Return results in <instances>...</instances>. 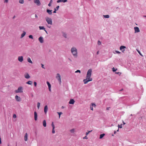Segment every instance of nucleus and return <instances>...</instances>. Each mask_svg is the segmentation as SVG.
I'll list each match as a JSON object with an SVG mask.
<instances>
[{
    "label": "nucleus",
    "instance_id": "nucleus-64",
    "mask_svg": "<svg viewBox=\"0 0 146 146\" xmlns=\"http://www.w3.org/2000/svg\"><path fill=\"white\" fill-rule=\"evenodd\" d=\"M143 16L144 17H146V15H144Z\"/></svg>",
    "mask_w": 146,
    "mask_h": 146
},
{
    "label": "nucleus",
    "instance_id": "nucleus-2",
    "mask_svg": "<svg viewBox=\"0 0 146 146\" xmlns=\"http://www.w3.org/2000/svg\"><path fill=\"white\" fill-rule=\"evenodd\" d=\"M45 20L48 24L52 25V19L51 18L46 17L45 18Z\"/></svg>",
    "mask_w": 146,
    "mask_h": 146
},
{
    "label": "nucleus",
    "instance_id": "nucleus-12",
    "mask_svg": "<svg viewBox=\"0 0 146 146\" xmlns=\"http://www.w3.org/2000/svg\"><path fill=\"white\" fill-rule=\"evenodd\" d=\"M34 118L35 121H36L37 119V114L36 112L35 111L34 113Z\"/></svg>",
    "mask_w": 146,
    "mask_h": 146
},
{
    "label": "nucleus",
    "instance_id": "nucleus-45",
    "mask_svg": "<svg viewBox=\"0 0 146 146\" xmlns=\"http://www.w3.org/2000/svg\"><path fill=\"white\" fill-rule=\"evenodd\" d=\"M71 52L72 54L73 53V47L71 49Z\"/></svg>",
    "mask_w": 146,
    "mask_h": 146
},
{
    "label": "nucleus",
    "instance_id": "nucleus-17",
    "mask_svg": "<svg viewBox=\"0 0 146 146\" xmlns=\"http://www.w3.org/2000/svg\"><path fill=\"white\" fill-rule=\"evenodd\" d=\"M52 10H50L48 9H47L46 12L50 15H51L52 14Z\"/></svg>",
    "mask_w": 146,
    "mask_h": 146
},
{
    "label": "nucleus",
    "instance_id": "nucleus-48",
    "mask_svg": "<svg viewBox=\"0 0 146 146\" xmlns=\"http://www.w3.org/2000/svg\"><path fill=\"white\" fill-rule=\"evenodd\" d=\"M35 17L36 18H38V16L36 14L35 15Z\"/></svg>",
    "mask_w": 146,
    "mask_h": 146
},
{
    "label": "nucleus",
    "instance_id": "nucleus-10",
    "mask_svg": "<svg viewBox=\"0 0 146 146\" xmlns=\"http://www.w3.org/2000/svg\"><path fill=\"white\" fill-rule=\"evenodd\" d=\"M15 99L17 102H20L21 101V98L17 95L15 96Z\"/></svg>",
    "mask_w": 146,
    "mask_h": 146
},
{
    "label": "nucleus",
    "instance_id": "nucleus-37",
    "mask_svg": "<svg viewBox=\"0 0 146 146\" xmlns=\"http://www.w3.org/2000/svg\"><path fill=\"white\" fill-rule=\"evenodd\" d=\"M98 44L99 45H100L101 44V42L99 40H98Z\"/></svg>",
    "mask_w": 146,
    "mask_h": 146
},
{
    "label": "nucleus",
    "instance_id": "nucleus-19",
    "mask_svg": "<svg viewBox=\"0 0 146 146\" xmlns=\"http://www.w3.org/2000/svg\"><path fill=\"white\" fill-rule=\"evenodd\" d=\"M43 125L44 127H46V121L45 120H44L42 122Z\"/></svg>",
    "mask_w": 146,
    "mask_h": 146
},
{
    "label": "nucleus",
    "instance_id": "nucleus-39",
    "mask_svg": "<svg viewBox=\"0 0 146 146\" xmlns=\"http://www.w3.org/2000/svg\"><path fill=\"white\" fill-rule=\"evenodd\" d=\"M112 69V71L113 72H115L117 70V69H115L114 68H113Z\"/></svg>",
    "mask_w": 146,
    "mask_h": 146
},
{
    "label": "nucleus",
    "instance_id": "nucleus-56",
    "mask_svg": "<svg viewBox=\"0 0 146 146\" xmlns=\"http://www.w3.org/2000/svg\"><path fill=\"white\" fill-rule=\"evenodd\" d=\"M52 2V0H51L50 1V3H51Z\"/></svg>",
    "mask_w": 146,
    "mask_h": 146
},
{
    "label": "nucleus",
    "instance_id": "nucleus-32",
    "mask_svg": "<svg viewBox=\"0 0 146 146\" xmlns=\"http://www.w3.org/2000/svg\"><path fill=\"white\" fill-rule=\"evenodd\" d=\"M68 108L69 110H70L72 108V106L71 105H69L68 106Z\"/></svg>",
    "mask_w": 146,
    "mask_h": 146
},
{
    "label": "nucleus",
    "instance_id": "nucleus-5",
    "mask_svg": "<svg viewBox=\"0 0 146 146\" xmlns=\"http://www.w3.org/2000/svg\"><path fill=\"white\" fill-rule=\"evenodd\" d=\"M77 56V50L74 47V57L76 58Z\"/></svg>",
    "mask_w": 146,
    "mask_h": 146
},
{
    "label": "nucleus",
    "instance_id": "nucleus-22",
    "mask_svg": "<svg viewBox=\"0 0 146 146\" xmlns=\"http://www.w3.org/2000/svg\"><path fill=\"white\" fill-rule=\"evenodd\" d=\"M39 28L40 30H45V28L43 26H39Z\"/></svg>",
    "mask_w": 146,
    "mask_h": 146
},
{
    "label": "nucleus",
    "instance_id": "nucleus-35",
    "mask_svg": "<svg viewBox=\"0 0 146 146\" xmlns=\"http://www.w3.org/2000/svg\"><path fill=\"white\" fill-rule=\"evenodd\" d=\"M92 131V130H91V131H88V132H86V135H88L89 133L91 132Z\"/></svg>",
    "mask_w": 146,
    "mask_h": 146
},
{
    "label": "nucleus",
    "instance_id": "nucleus-11",
    "mask_svg": "<svg viewBox=\"0 0 146 146\" xmlns=\"http://www.w3.org/2000/svg\"><path fill=\"white\" fill-rule=\"evenodd\" d=\"M18 60L20 62H22L23 61V56H19L18 58Z\"/></svg>",
    "mask_w": 146,
    "mask_h": 146
},
{
    "label": "nucleus",
    "instance_id": "nucleus-16",
    "mask_svg": "<svg viewBox=\"0 0 146 146\" xmlns=\"http://www.w3.org/2000/svg\"><path fill=\"white\" fill-rule=\"evenodd\" d=\"M67 0H58L57 1V3H59L60 2H63V3H65L67 1Z\"/></svg>",
    "mask_w": 146,
    "mask_h": 146
},
{
    "label": "nucleus",
    "instance_id": "nucleus-59",
    "mask_svg": "<svg viewBox=\"0 0 146 146\" xmlns=\"http://www.w3.org/2000/svg\"><path fill=\"white\" fill-rule=\"evenodd\" d=\"M1 140H0V144H1Z\"/></svg>",
    "mask_w": 146,
    "mask_h": 146
},
{
    "label": "nucleus",
    "instance_id": "nucleus-57",
    "mask_svg": "<svg viewBox=\"0 0 146 146\" xmlns=\"http://www.w3.org/2000/svg\"><path fill=\"white\" fill-rule=\"evenodd\" d=\"M99 54V51H98L97 52V54Z\"/></svg>",
    "mask_w": 146,
    "mask_h": 146
},
{
    "label": "nucleus",
    "instance_id": "nucleus-31",
    "mask_svg": "<svg viewBox=\"0 0 146 146\" xmlns=\"http://www.w3.org/2000/svg\"><path fill=\"white\" fill-rule=\"evenodd\" d=\"M51 125L52 127V129H54L55 128V126L54 124V123L53 122H52Z\"/></svg>",
    "mask_w": 146,
    "mask_h": 146
},
{
    "label": "nucleus",
    "instance_id": "nucleus-20",
    "mask_svg": "<svg viewBox=\"0 0 146 146\" xmlns=\"http://www.w3.org/2000/svg\"><path fill=\"white\" fill-rule=\"evenodd\" d=\"M27 60L28 62H29L31 64L33 63V62L31 61V58H30L29 57L27 58Z\"/></svg>",
    "mask_w": 146,
    "mask_h": 146
},
{
    "label": "nucleus",
    "instance_id": "nucleus-7",
    "mask_svg": "<svg viewBox=\"0 0 146 146\" xmlns=\"http://www.w3.org/2000/svg\"><path fill=\"white\" fill-rule=\"evenodd\" d=\"M126 48V47L124 46H121L120 47V50H121L122 52H124L125 51L124 49Z\"/></svg>",
    "mask_w": 146,
    "mask_h": 146
},
{
    "label": "nucleus",
    "instance_id": "nucleus-40",
    "mask_svg": "<svg viewBox=\"0 0 146 146\" xmlns=\"http://www.w3.org/2000/svg\"><path fill=\"white\" fill-rule=\"evenodd\" d=\"M34 86L35 87H36V85H37V83H36V82H34Z\"/></svg>",
    "mask_w": 146,
    "mask_h": 146
},
{
    "label": "nucleus",
    "instance_id": "nucleus-43",
    "mask_svg": "<svg viewBox=\"0 0 146 146\" xmlns=\"http://www.w3.org/2000/svg\"><path fill=\"white\" fill-rule=\"evenodd\" d=\"M79 72L80 73V70H77V71H76L75 72V73H77V72Z\"/></svg>",
    "mask_w": 146,
    "mask_h": 146
},
{
    "label": "nucleus",
    "instance_id": "nucleus-63",
    "mask_svg": "<svg viewBox=\"0 0 146 146\" xmlns=\"http://www.w3.org/2000/svg\"><path fill=\"white\" fill-rule=\"evenodd\" d=\"M139 52L140 55H142V54L140 53V52Z\"/></svg>",
    "mask_w": 146,
    "mask_h": 146
},
{
    "label": "nucleus",
    "instance_id": "nucleus-54",
    "mask_svg": "<svg viewBox=\"0 0 146 146\" xmlns=\"http://www.w3.org/2000/svg\"><path fill=\"white\" fill-rule=\"evenodd\" d=\"M116 73L118 74H119V75H120L121 74V73L119 72H116Z\"/></svg>",
    "mask_w": 146,
    "mask_h": 146
},
{
    "label": "nucleus",
    "instance_id": "nucleus-24",
    "mask_svg": "<svg viewBox=\"0 0 146 146\" xmlns=\"http://www.w3.org/2000/svg\"><path fill=\"white\" fill-rule=\"evenodd\" d=\"M26 84L29 85H31L32 83V82L31 81H29L26 82Z\"/></svg>",
    "mask_w": 146,
    "mask_h": 146
},
{
    "label": "nucleus",
    "instance_id": "nucleus-27",
    "mask_svg": "<svg viewBox=\"0 0 146 146\" xmlns=\"http://www.w3.org/2000/svg\"><path fill=\"white\" fill-rule=\"evenodd\" d=\"M19 2L20 3L23 4L24 3V1L23 0H19Z\"/></svg>",
    "mask_w": 146,
    "mask_h": 146
},
{
    "label": "nucleus",
    "instance_id": "nucleus-49",
    "mask_svg": "<svg viewBox=\"0 0 146 146\" xmlns=\"http://www.w3.org/2000/svg\"><path fill=\"white\" fill-rule=\"evenodd\" d=\"M88 138V137H87V136H85V137H83V139H87Z\"/></svg>",
    "mask_w": 146,
    "mask_h": 146
},
{
    "label": "nucleus",
    "instance_id": "nucleus-21",
    "mask_svg": "<svg viewBox=\"0 0 146 146\" xmlns=\"http://www.w3.org/2000/svg\"><path fill=\"white\" fill-rule=\"evenodd\" d=\"M26 32L25 31H23V33L21 34V38H22L26 34Z\"/></svg>",
    "mask_w": 146,
    "mask_h": 146
},
{
    "label": "nucleus",
    "instance_id": "nucleus-36",
    "mask_svg": "<svg viewBox=\"0 0 146 146\" xmlns=\"http://www.w3.org/2000/svg\"><path fill=\"white\" fill-rule=\"evenodd\" d=\"M29 37L30 38L33 39V37L32 35H29Z\"/></svg>",
    "mask_w": 146,
    "mask_h": 146
},
{
    "label": "nucleus",
    "instance_id": "nucleus-62",
    "mask_svg": "<svg viewBox=\"0 0 146 146\" xmlns=\"http://www.w3.org/2000/svg\"><path fill=\"white\" fill-rule=\"evenodd\" d=\"M116 131H114V134H115V133H116Z\"/></svg>",
    "mask_w": 146,
    "mask_h": 146
},
{
    "label": "nucleus",
    "instance_id": "nucleus-52",
    "mask_svg": "<svg viewBox=\"0 0 146 146\" xmlns=\"http://www.w3.org/2000/svg\"><path fill=\"white\" fill-rule=\"evenodd\" d=\"M48 6L49 7H50L51 6V3H49L48 4Z\"/></svg>",
    "mask_w": 146,
    "mask_h": 146
},
{
    "label": "nucleus",
    "instance_id": "nucleus-55",
    "mask_svg": "<svg viewBox=\"0 0 146 146\" xmlns=\"http://www.w3.org/2000/svg\"><path fill=\"white\" fill-rule=\"evenodd\" d=\"M5 2L7 3L8 2V0H5Z\"/></svg>",
    "mask_w": 146,
    "mask_h": 146
},
{
    "label": "nucleus",
    "instance_id": "nucleus-46",
    "mask_svg": "<svg viewBox=\"0 0 146 146\" xmlns=\"http://www.w3.org/2000/svg\"><path fill=\"white\" fill-rule=\"evenodd\" d=\"M56 8H54V11H53V13H56Z\"/></svg>",
    "mask_w": 146,
    "mask_h": 146
},
{
    "label": "nucleus",
    "instance_id": "nucleus-3",
    "mask_svg": "<svg viewBox=\"0 0 146 146\" xmlns=\"http://www.w3.org/2000/svg\"><path fill=\"white\" fill-rule=\"evenodd\" d=\"M23 87L22 86H20L18 88L17 90H15V92L17 93H22L23 92Z\"/></svg>",
    "mask_w": 146,
    "mask_h": 146
},
{
    "label": "nucleus",
    "instance_id": "nucleus-53",
    "mask_svg": "<svg viewBox=\"0 0 146 146\" xmlns=\"http://www.w3.org/2000/svg\"><path fill=\"white\" fill-rule=\"evenodd\" d=\"M90 109L92 110H93V107H91V106L90 107Z\"/></svg>",
    "mask_w": 146,
    "mask_h": 146
},
{
    "label": "nucleus",
    "instance_id": "nucleus-33",
    "mask_svg": "<svg viewBox=\"0 0 146 146\" xmlns=\"http://www.w3.org/2000/svg\"><path fill=\"white\" fill-rule=\"evenodd\" d=\"M122 124H121L120 125H118V128H122Z\"/></svg>",
    "mask_w": 146,
    "mask_h": 146
},
{
    "label": "nucleus",
    "instance_id": "nucleus-61",
    "mask_svg": "<svg viewBox=\"0 0 146 146\" xmlns=\"http://www.w3.org/2000/svg\"><path fill=\"white\" fill-rule=\"evenodd\" d=\"M64 108V106H62V108Z\"/></svg>",
    "mask_w": 146,
    "mask_h": 146
},
{
    "label": "nucleus",
    "instance_id": "nucleus-18",
    "mask_svg": "<svg viewBox=\"0 0 146 146\" xmlns=\"http://www.w3.org/2000/svg\"><path fill=\"white\" fill-rule=\"evenodd\" d=\"M27 133H26L24 137V140L25 141H27Z\"/></svg>",
    "mask_w": 146,
    "mask_h": 146
},
{
    "label": "nucleus",
    "instance_id": "nucleus-28",
    "mask_svg": "<svg viewBox=\"0 0 146 146\" xmlns=\"http://www.w3.org/2000/svg\"><path fill=\"white\" fill-rule=\"evenodd\" d=\"M63 35L65 38H66L67 37L66 34L65 33H63Z\"/></svg>",
    "mask_w": 146,
    "mask_h": 146
},
{
    "label": "nucleus",
    "instance_id": "nucleus-13",
    "mask_svg": "<svg viewBox=\"0 0 146 146\" xmlns=\"http://www.w3.org/2000/svg\"><path fill=\"white\" fill-rule=\"evenodd\" d=\"M46 83H47V85L48 86L49 91L50 92L51 91V85H50V83L48 82V81H47Z\"/></svg>",
    "mask_w": 146,
    "mask_h": 146
},
{
    "label": "nucleus",
    "instance_id": "nucleus-47",
    "mask_svg": "<svg viewBox=\"0 0 146 146\" xmlns=\"http://www.w3.org/2000/svg\"><path fill=\"white\" fill-rule=\"evenodd\" d=\"M13 117L14 118H16V115L15 114L13 115Z\"/></svg>",
    "mask_w": 146,
    "mask_h": 146
},
{
    "label": "nucleus",
    "instance_id": "nucleus-60",
    "mask_svg": "<svg viewBox=\"0 0 146 146\" xmlns=\"http://www.w3.org/2000/svg\"><path fill=\"white\" fill-rule=\"evenodd\" d=\"M45 32L47 33V31H46V30L45 29V30H44Z\"/></svg>",
    "mask_w": 146,
    "mask_h": 146
},
{
    "label": "nucleus",
    "instance_id": "nucleus-34",
    "mask_svg": "<svg viewBox=\"0 0 146 146\" xmlns=\"http://www.w3.org/2000/svg\"><path fill=\"white\" fill-rule=\"evenodd\" d=\"M57 113H58L59 115V118H60V115L62 114V112H57Z\"/></svg>",
    "mask_w": 146,
    "mask_h": 146
},
{
    "label": "nucleus",
    "instance_id": "nucleus-51",
    "mask_svg": "<svg viewBox=\"0 0 146 146\" xmlns=\"http://www.w3.org/2000/svg\"><path fill=\"white\" fill-rule=\"evenodd\" d=\"M70 131L71 133H73V129H71Z\"/></svg>",
    "mask_w": 146,
    "mask_h": 146
},
{
    "label": "nucleus",
    "instance_id": "nucleus-50",
    "mask_svg": "<svg viewBox=\"0 0 146 146\" xmlns=\"http://www.w3.org/2000/svg\"><path fill=\"white\" fill-rule=\"evenodd\" d=\"M41 65H42V66H41L43 68L45 69V68H44V65L43 64H41Z\"/></svg>",
    "mask_w": 146,
    "mask_h": 146
},
{
    "label": "nucleus",
    "instance_id": "nucleus-8",
    "mask_svg": "<svg viewBox=\"0 0 146 146\" xmlns=\"http://www.w3.org/2000/svg\"><path fill=\"white\" fill-rule=\"evenodd\" d=\"M135 30V33H138L140 32L139 28L137 27H135L134 28Z\"/></svg>",
    "mask_w": 146,
    "mask_h": 146
},
{
    "label": "nucleus",
    "instance_id": "nucleus-25",
    "mask_svg": "<svg viewBox=\"0 0 146 146\" xmlns=\"http://www.w3.org/2000/svg\"><path fill=\"white\" fill-rule=\"evenodd\" d=\"M69 103L70 104H73V99H71L70 101L69 102Z\"/></svg>",
    "mask_w": 146,
    "mask_h": 146
},
{
    "label": "nucleus",
    "instance_id": "nucleus-14",
    "mask_svg": "<svg viewBox=\"0 0 146 146\" xmlns=\"http://www.w3.org/2000/svg\"><path fill=\"white\" fill-rule=\"evenodd\" d=\"M48 109V106L47 105H46L44 107V112L45 114H46L47 113Z\"/></svg>",
    "mask_w": 146,
    "mask_h": 146
},
{
    "label": "nucleus",
    "instance_id": "nucleus-44",
    "mask_svg": "<svg viewBox=\"0 0 146 146\" xmlns=\"http://www.w3.org/2000/svg\"><path fill=\"white\" fill-rule=\"evenodd\" d=\"M115 52L117 54H119L120 53L119 51L117 50H115Z\"/></svg>",
    "mask_w": 146,
    "mask_h": 146
},
{
    "label": "nucleus",
    "instance_id": "nucleus-58",
    "mask_svg": "<svg viewBox=\"0 0 146 146\" xmlns=\"http://www.w3.org/2000/svg\"><path fill=\"white\" fill-rule=\"evenodd\" d=\"M15 17V16H14L13 17V19H14Z\"/></svg>",
    "mask_w": 146,
    "mask_h": 146
},
{
    "label": "nucleus",
    "instance_id": "nucleus-9",
    "mask_svg": "<svg viewBox=\"0 0 146 146\" xmlns=\"http://www.w3.org/2000/svg\"><path fill=\"white\" fill-rule=\"evenodd\" d=\"M25 77L26 79H29L30 78V76L27 73H26L24 74Z\"/></svg>",
    "mask_w": 146,
    "mask_h": 146
},
{
    "label": "nucleus",
    "instance_id": "nucleus-42",
    "mask_svg": "<svg viewBox=\"0 0 146 146\" xmlns=\"http://www.w3.org/2000/svg\"><path fill=\"white\" fill-rule=\"evenodd\" d=\"M52 132L53 133H55V131L54 130V129H52Z\"/></svg>",
    "mask_w": 146,
    "mask_h": 146
},
{
    "label": "nucleus",
    "instance_id": "nucleus-6",
    "mask_svg": "<svg viewBox=\"0 0 146 146\" xmlns=\"http://www.w3.org/2000/svg\"><path fill=\"white\" fill-rule=\"evenodd\" d=\"M34 2L37 6H40L41 5L39 0H34Z\"/></svg>",
    "mask_w": 146,
    "mask_h": 146
},
{
    "label": "nucleus",
    "instance_id": "nucleus-38",
    "mask_svg": "<svg viewBox=\"0 0 146 146\" xmlns=\"http://www.w3.org/2000/svg\"><path fill=\"white\" fill-rule=\"evenodd\" d=\"M92 107L94 106V107H95V106H96V105H95V104L92 103Z\"/></svg>",
    "mask_w": 146,
    "mask_h": 146
},
{
    "label": "nucleus",
    "instance_id": "nucleus-1",
    "mask_svg": "<svg viewBox=\"0 0 146 146\" xmlns=\"http://www.w3.org/2000/svg\"><path fill=\"white\" fill-rule=\"evenodd\" d=\"M92 72V69H91L88 70L86 77V78L83 80V82L85 84H87L89 81L92 80V79L90 78L91 76Z\"/></svg>",
    "mask_w": 146,
    "mask_h": 146
},
{
    "label": "nucleus",
    "instance_id": "nucleus-26",
    "mask_svg": "<svg viewBox=\"0 0 146 146\" xmlns=\"http://www.w3.org/2000/svg\"><path fill=\"white\" fill-rule=\"evenodd\" d=\"M103 16L104 18H109L110 17V16L109 15H104Z\"/></svg>",
    "mask_w": 146,
    "mask_h": 146
},
{
    "label": "nucleus",
    "instance_id": "nucleus-29",
    "mask_svg": "<svg viewBox=\"0 0 146 146\" xmlns=\"http://www.w3.org/2000/svg\"><path fill=\"white\" fill-rule=\"evenodd\" d=\"M40 103L39 102H38L37 104V107L38 109H39V107L40 106Z\"/></svg>",
    "mask_w": 146,
    "mask_h": 146
},
{
    "label": "nucleus",
    "instance_id": "nucleus-23",
    "mask_svg": "<svg viewBox=\"0 0 146 146\" xmlns=\"http://www.w3.org/2000/svg\"><path fill=\"white\" fill-rule=\"evenodd\" d=\"M105 135V134H104V133L101 134L100 135V139H102L104 137V136Z\"/></svg>",
    "mask_w": 146,
    "mask_h": 146
},
{
    "label": "nucleus",
    "instance_id": "nucleus-15",
    "mask_svg": "<svg viewBox=\"0 0 146 146\" xmlns=\"http://www.w3.org/2000/svg\"><path fill=\"white\" fill-rule=\"evenodd\" d=\"M38 40L40 42L42 43L43 42V38L42 36H40L38 38Z\"/></svg>",
    "mask_w": 146,
    "mask_h": 146
},
{
    "label": "nucleus",
    "instance_id": "nucleus-4",
    "mask_svg": "<svg viewBox=\"0 0 146 146\" xmlns=\"http://www.w3.org/2000/svg\"><path fill=\"white\" fill-rule=\"evenodd\" d=\"M56 78L58 80V81L59 83L60 84H61V76L59 73H57L56 74Z\"/></svg>",
    "mask_w": 146,
    "mask_h": 146
},
{
    "label": "nucleus",
    "instance_id": "nucleus-30",
    "mask_svg": "<svg viewBox=\"0 0 146 146\" xmlns=\"http://www.w3.org/2000/svg\"><path fill=\"white\" fill-rule=\"evenodd\" d=\"M51 125L52 127V129H54L55 128V126L54 124V123L53 122H52Z\"/></svg>",
    "mask_w": 146,
    "mask_h": 146
},
{
    "label": "nucleus",
    "instance_id": "nucleus-41",
    "mask_svg": "<svg viewBox=\"0 0 146 146\" xmlns=\"http://www.w3.org/2000/svg\"><path fill=\"white\" fill-rule=\"evenodd\" d=\"M59 8V6H57L56 7V11L58 10Z\"/></svg>",
    "mask_w": 146,
    "mask_h": 146
}]
</instances>
